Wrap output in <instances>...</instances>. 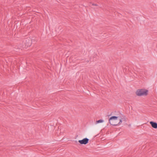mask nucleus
Returning <instances> with one entry per match:
<instances>
[{"label":"nucleus","instance_id":"1","mask_svg":"<svg viewBox=\"0 0 157 157\" xmlns=\"http://www.w3.org/2000/svg\"><path fill=\"white\" fill-rule=\"evenodd\" d=\"M126 118L125 116L122 115L118 117L112 116L109 120V123L113 125L116 126L120 124L122 121H126Z\"/></svg>","mask_w":157,"mask_h":157},{"label":"nucleus","instance_id":"2","mask_svg":"<svg viewBox=\"0 0 157 157\" xmlns=\"http://www.w3.org/2000/svg\"><path fill=\"white\" fill-rule=\"evenodd\" d=\"M148 90L145 89H140L137 90L136 92V94L138 96L147 95V94Z\"/></svg>","mask_w":157,"mask_h":157},{"label":"nucleus","instance_id":"3","mask_svg":"<svg viewBox=\"0 0 157 157\" xmlns=\"http://www.w3.org/2000/svg\"><path fill=\"white\" fill-rule=\"evenodd\" d=\"M89 140L88 138H85L82 140H78V142L81 144H86L88 143Z\"/></svg>","mask_w":157,"mask_h":157},{"label":"nucleus","instance_id":"4","mask_svg":"<svg viewBox=\"0 0 157 157\" xmlns=\"http://www.w3.org/2000/svg\"><path fill=\"white\" fill-rule=\"evenodd\" d=\"M31 42L29 40H26L25 43V45L23 47L26 48L30 46L31 45Z\"/></svg>","mask_w":157,"mask_h":157},{"label":"nucleus","instance_id":"5","mask_svg":"<svg viewBox=\"0 0 157 157\" xmlns=\"http://www.w3.org/2000/svg\"><path fill=\"white\" fill-rule=\"evenodd\" d=\"M150 123L151 124L153 128H157V123H156L154 122L153 121H151L150 122Z\"/></svg>","mask_w":157,"mask_h":157},{"label":"nucleus","instance_id":"6","mask_svg":"<svg viewBox=\"0 0 157 157\" xmlns=\"http://www.w3.org/2000/svg\"><path fill=\"white\" fill-rule=\"evenodd\" d=\"M104 121L103 120H98V121H96V123H102Z\"/></svg>","mask_w":157,"mask_h":157},{"label":"nucleus","instance_id":"7","mask_svg":"<svg viewBox=\"0 0 157 157\" xmlns=\"http://www.w3.org/2000/svg\"><path fill=\"white\" fill-rule=\"evenodd\" d=\"M92 5L93 6H98V5L97 4H94V3L92 4Z\"/></svg>","mask_w":157,"mask_h":157}]
</instances>
